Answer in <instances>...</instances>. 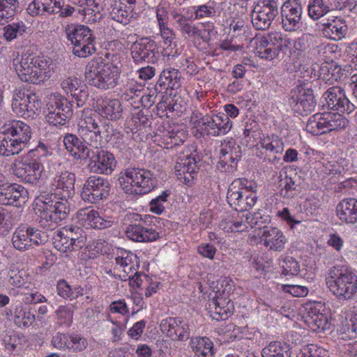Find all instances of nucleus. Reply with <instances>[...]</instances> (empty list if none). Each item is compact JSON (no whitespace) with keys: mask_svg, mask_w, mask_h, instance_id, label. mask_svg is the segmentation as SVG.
Listing matches in <instances>:
<instances>
[{"mask_svg":"<svg viewBox=\"0 0 357 357\" xmlns=\"http://www.w3.org/2000/svg\"><path fill=\"white\" fill-rule=\"evenodd\" d=\"M278 0H259L254 6L251 18L256 30L268 29L279 13Z\"/></svg>","mask_w":357,"mask_h":357,"instance_id":"obj_11","label":"nucleus"},{"mask_svg":"<svg viewBox=\"0 0 357 357\" xmlns=\"http://www.w3.org/2000/svg\"><path fill=\"white\" fill-rule=\"evenodd\" d=\"M189 345L198 357H214L215 353L214 344L208 337H192Z\"/></svg>","mask_w":357,"mask_h":357,"instance_id":"obj_38","label":"nucleus"},{"mask_svg":"<svg viewBox=\"0 0 357 357\" xmlns=\"http://www.w3.org/2000/svg\"><path fill=\"white\" fill-rule=\"evenodd\" d=\"M327 284L338 299H351L357 291V275L347 268H334L330 271Z\"/></svg>","mask_w":357,"mask_h":357,"instance_id":"obj_5","label":"nucleus"},{"mask_svg":"<svg viewBox=\"0 0 357 357\" xmlns=\"http://www.w3.org/2000/svg\"><path fill=\"white\" fill-rule=\"evenodd\" d=\"M13 66L20 79L25 82L40 84L50 77L48 61L29 49L21 59H14Z\"/></svg>","mask_w":357,"mask_h":357,"instance_id":"obj_2","label":"nucleus"},{"mask_svg":"<svg viewBox=\"0 0 357 357\" xmlns=\"http://www.w3.org/2000/svg\"><path fill=\"white\" fill-rule=\"evenodd\" d=\"M201 123V131L209 137L226 135L232 127V122L222 112L216 114H206V117L202 119Z\"/></svg>","mask_w":357,"mask_h":357,"instance_id":"obj_22","label":"nucleus"},{"mask_svg":"<svg viewBox=\"0 0 357 357\" xmlns=\"http://www.w3.org/2000/svg\"><path fill=\"white\" fill-rule=\"evenodd\" d=\"M91 30L86 26L71 24H68L65 29L66 38L70 43L74 45L79 43Z\"/></svg>","mask_w":357,"mask_h":357,"instance_id":"obj_46","label":"nucleus"},{"mask_svg":"<svg viewBox=\"0 0 357 357\" xmlns=\"http://www.w3.org/2000/svg\"><path fill=\"white\" fill-rule=\"evenodd\" d=\"M330 10L328 4L324 0H309L307 5L308 15L313 20L320 19Z\"/></svg>","mask_w":357,"mask_h":357,"instance_id":"obj_55","label":"nucleus"},{"mask_svg":"<svg viewBox=\"0 0 357 357\" xmlns=\"http://www.w3.org/2000/svg\"><path fill=\"white\" fill-rule=\"evenodd\" d=\"M132 219L139 222L130 224L126 229L127 237L135 242H152L160 238V234L153 226H147L138 213H132Z\"/></svg>","mask_w":357,"mask_h":357,"instance_id":"obj_19","label":"nucleus"},{"mask_svg":"<svg viewBox=\"0 0 357 357\" xmlns=\"http://www.w3.org/2000/svg\"><path fill=\"white\" fill-rule=\"evenodd\" d=\"M54 247L62 252L76 251L64 227L56 231L52 238Z\"/></svg>","mask_w":357,"mask_h":357,"instance_id":"obj_51","label":"nucleus"},{"mask_svg":"<svg viewBox=\"0 0 357 357\" xmlns=\"http://www.w3.org/2000/svg\"><path fill=\"white\" fill-rule=\"evenodd\" d=\"M80 121L78 123V132L105 128L107 136L110 132L109 123H102L101 118L96 111L84 108L81 112Z\"/></svg>","mask_w":357,"mask_h":357,"instance_id":"obj_29","label":"nucleus"},{"mask_svg":"<svg viewBox=\"0 0 357 357\" xmlns=\"http://www.w3.org/2000/svg\"><path fill=\"white\" fill-rule=\"evenodd\" d=\"M158 54V45L155 40L149 38H142L131 46V55L136 64L144 63H154Z\"/></svg>","mask_w":357,"mask_h":357,"instance_id":"obj_20","label":"nucleus"},{"mask_svg":"<svg viewBox=\"0 0 357 357\" xmlns=\"http://www.w3.org/2000/svg\"><path fill=\"white\" fill-rule=\"evenodd\" d=\"M18 7L17 0H0V24L3 25L12 20Z\"/></svg>","mask_w":357,"mask_h":357,"instance_id":"obj_50","label":"nucleus"},{"mask_svg":"<svg viewBox=\"0 0 357 357\" xmlns=\"http://www.w3.org/2000/svg\"><path fill=\"white\" fill-rule=\"evenodd\" d=\"M64 228L67 230V234L76 251L82 248L85 245L86 234L80 227L75 225H66Z\"/></svg>","mask_w":357,"mask_h":357,"instance_id":"obj_49","label":"nucleus"},{"mask_svg":"<svg viewBox=\"0 0 357 357\" xmlns=\"http://www.w3.org/2000/svg\"><path fill=\"white\" fill-rule=\"evenodd\" d=\"M111 4L107 8L111 18L123 25L130 22L132 8L128 7L125 1L110 0Z\"/></svg>","mask_w":357,"mask_h":357,"instance_id":"obj_39","label":"nucleus"},{"mask_svg":"<svg viewBox=\"0 0 357 357\" xmlns=\"http://www.w3.org/2000/svg\"><path fill=\"white\" fill-rule=\"evenodd\" d=\"M151 171L144 168L128 167L119 175V184L128 195L141 196L150 192L155 186V180Z\"/></svg>","mask_w":357,"mask_h":357,"instance_id":"obj_3","label":"nucleus"},{"mask_svg":"<svg viewBox=\"0 0 357 357\" xmlns=\"http://www.w3.org/2000/svg\"><path fill=\"white\" fill-rule=\"evenodd\" d=\"M47 122L52 126H64L73 115V105L69 100L59 93H52L47 97Z\"/></svg>","mask_w":357,"mask_h":357,"instance_id":"obj_8","label":"nucleus"},{"mask_svg":"<svg viewBox=\"0 0 357 357\" xmlns=\"http://www.w3.org/2000/svg\"><path fill=\"white\" fill-rule=\"evenodd\" d=\"M1 132L10 135L24 149L31 137V130L29 126L21 121H12L5 123L1 128Z\"/></svg>","mask_w":357,"mask_h":357,"instance_id":"obj_27","label":"nucleus"},{"mask_svg":"<svg viewBox=\"0 0 357 357\" xmlns=\"http://www.w3.org/2000/svg\"><path fill=\"white\" fill-rule=\"evenodd\" d=\"M320 31L326 38L339 41L346 37L348 32V26L344 19L333 17L321 24Z\"/></svg>","mask_w":357,"mask_h":357,"instance_id":"obj_28","label":"nucleus"},{"mask_svg":"<svg viewBox=\"0 0 357 357\" xmlns=\"http://www.w3.org/2000/svg\"><path fill=\"white\" fill-rule=\"evenodd\" d=\"M324 116L328 133L344 129L349 123L348 120L340 113H324Z\"/></svg>","mask_w":357,"mask_h":357,"instance_id":"obj_52","label":"nucleus"},{"mask_svg":"<svg viewBox=\"0 0 357 357\" xmlns=\"http://www.w3.org/2000/svg\"><path fill=\"white\" fill-rule=\"evenodd\" d=\"M335 52V45L329 43H321L312 49V54L318 59L326 61L331 58Z\"/></svg>","mask_w":357,"mask_h":357,"instance_id":"obj_64","label":"nucleus"},{"mask_svg":"<svg viewBox=\"0 0 357 357\" xmlns=\"http://www.w3.org/2000/svg\"><path fill=\"white\" fill-rule=\"evenodd\" d=\"M56 291L59 296L70 301L75 300L84 294V288L81 285L71 286L65 280L58 281Z\"/></svg>","mask_w":357,"mask_h":357,"instance_id":"obj_42","label":"nucleus"},{"mask_svg":"<svg viewBox=\"0 0 357 357\" xmlns=\"http://www.w3.org/2000/svg\"><path fill=\"white\" fill-rule=\"evenodd\" d=\"M169 195L170 192L165 190L160 195L153 199L149 203L150 211L157 215L162 214L165 211L164 204L167 202Z\"/></svg>","mask_w":357,"mask_h":357,"instance_id":"obj_63","label":"nucleus"},{"mask_svg":"<svg viewBox=\"0 0 357 357\" xmlns=\"http://www.w3.org/2000/svg\"><path fill=\"white\" fill-rule=\"evenodd\" d=\"M63 144L66 150L75 158L89 157L90 149L77 135L68 133L63 137Z\"/></svg>","mask_w":357,"mask_h":357,"instance_id":"obj_37","label":"nucleus"},{"mask_svg":"<svg viewBox=\"0 0 357 357\" xmlns=\"http://www.w3.org/2000/svg\"><path fill=\"white\" fill-rule=\"evenodd\" d=\"M74 310L71 307L60 305L55 311L56 324L66 327L70 326L73 323Z\"/></svg>","mask_w":357,"mask_h":357,"instance_id":"obj_58","label":"nucleus"},{"mask_svg":"<svg viewBox=\"0 0 357 357\" xmlns=\"http://www.w3.org/2000/svg\"><path fill=\"white\" fill-rule=\"evenodd\" d=\"M76 176L75 174L65 171L56 175L52 182L54 192L46 196L59 202L69 203V198L75 193V183Z\"/></svg>","mask_w":357,"mask_h":357,"instance_id":"obj_14","label":"nucleus"},{"mask_svg":"<svg viewBox=\"0 0 357 357\" xmlns=\"http://www.w3.org/2000/svg\"><path fill=\"white\" fill-rule=\"evenodd\" d=\"M187 133L183 130L173 129L171 126L165 128L160 126L155 133L154 142L165 149H173L182 145L187 139Z\"/></svg>","mask_w":357,"mask_h":357,"instance_id":"obj_26","label":"nucleus"},{"mask_svg":"<svg viewBox=\"0 0 357 357\" xmlns=\"http://www.w3.org/2000/svg\"><path fill=\"white\" fill-rule=\"evenodd\" d=\"M259 144L268 153L266 156L268 157L269 162L274 165L279 163L284 149L282 138L275 135L264 136L260 139Z\"/></svg>","mask_w":357,"mask_h":357,"instance_id":"obj_30","label":"nucleus"},{"mask_svg":"<svg viewBox=\"0 0 357 357\" xmlns=\"http://www.w3.org/2000/svg\"><path fill=\"white\" fill-rule=\"evenodd\" d=\"M296 357H327V351L316 344L303 346Z\"/></svg>","mask_w":357,"mask_h":357,"instance_id":"obj_62","label":"nucleus"},{"mask_svg":"<svg viewBox=\"0 0 357 357\" xmlns=\"http://www.w3.org/2000/svg\"><path fill=\"white\" fill-rule=\"evenodd\" d=\"M217 167L221 172H234L241 158V148L234 140L222 143Z\"/></svg>","mask_w":357,"mask_h":357,"instance_id":"obj_16","label":"nucleus"},{"mask_svg":"<svg viewBox=\"0 0 357 357\" xmlns=\"http://www.w3.org/2000/svg\"><path fill=\"white\" fill-rule=\"evenodd\" d=\"M114 255L116 264L114 269L122 270L123 274H113V276L121 281H127L129 278L128 275L132 274L134 271H138L140 265L139 257L132 252L123 248H118Z\"/></svg>","mask_w":357,"mask_h":357,"instance_id":"obj_23","label":"nucleus"},{"mask_svg":"<svg viewBox=\"0 0 357 357\" xmlns=\"http://www.w3.org/2000/svg\"><path fill=\"white\" fill-rule=\"evenodd\" d=\"M36 319L31 307H24L22 304L15 307L13 321L17 327L28 328L33 324Z\"/></svg>","mask_w":357,"mask_h":357,"instance_id":"obj_40","label":"nucleus"},{"mask_svg":"<svg viewBox=\"0 0 357 357\" xmlns=\"http://www.w3.org/2000/svg\"><path fill=\"white\" fill-rule=\"evenodd\" d=\"M161 332L174 341H186L190 337L188 324L181 317H169L161 320Z\"/></svg>","mask_w":357,"mask_h":357,"instance_id":"obj_21","label":"nucleus"},{"mask_svg":"<svg viewBox=\"0 0 357 357\" xmlns=\"http://www.w3.org/2000/svg\"><path fill=\"white\" fill-rule=\"evenodd\" d=\"M317 84V80L314 83L301 84L291 91L289 104L295 112L303 116L314 111L317 102L312 86Z\"/></svg>","mask_w":357,"mask_h":357,"instance_id":"obj_9","label":"nucleus"},{"mask_svg":"<svg viewBox=\"0 0 357 357\" xmlns=\"http://www.w3.org/2000/svg\"><path fill=\"white\" fill-rule=\"evenodd\" d=\"M261 240L266 248L279 252L284 250L287 243V238L282 231L273 227H263Z\"/></svg>","mask_w":357,"mask_h":357,"instance_id":"obj_31","label":"nucleus"},{"mask_svg":"<svg viewBox=\"0 0 357 357\" xmlns=\"http://www.w3.org/2000/svg\"><path fill=\"white\" fill-rule=\"evenodd\" d=\"M262 357H291V347L285 342L272 341L262 349Z\"/></svg>","mask_w":357,"mask_h":357,"instance_id":"obj_41","label":"nucleus"},{"mask_svg":"<svg viewBox=\"0 0 357 357\" xmlns=\"http://www.w3.org/2000/svg\"><path fill=\"white\" fill-rule=\"evenodd\" d=\"M323 96L331 109L350 114L357 108V104L351 102L346 96L344 90L340 86L329 88Z\"/></svg>","mask_w":357,"mask_h":357,"instance_id":"obj_24","label":"nucleus"},{"mask_svg":"<svg viewBox=\"0 0 357 357\" xmlns=\"http://www.w3.org/2000/svg\"><path fill=\"white\" fill-rule=\"evenodd\" d=\"M212 305L214 306V309L211 310V317L216 320H226L229 318L231 314V311L229 307H225L224 305L226 303V301L223 298H217L215 300H213L211 301Z\"/></svg>","mask_w":357,"mask_h":357,"instance_id":"obj_57","label":"nucleus"},{"mask_svg":"<svg viewBox=\"0 0 357 357\" xmlns=\"http://www.w3.org/2000/svg\"><path fill=\"white\" fill-rule=\"evenodd\" d=\"M303 308L302 317L312 331L321 332L330 328L328 317L325 313V307L321 303H307Z\"/></svg>","mask_w":357,"mask_h":357,"instance_id":"obj_13","label":"nucleus"},{"mask_svg":"<svg viewBox=\"0 0 357 357\" xmlns=\"http://www.w3.org/2000/svg\"><path fill=\"white\" fill-rule=\"evenodd\" d=\"M282 274L284 275H297L300 273L298 262L291 256L281 257Z\"/></svg>","mask_w":357,"mask_h":357,"instance_id":"obj_60","label":"nucleus"},{"mask_svg":"<svg viewBox=\"0 0 357 357\" xmlns=\"http://www.w3.org/2000/svg\"><path fill=\"white\" fill-rule=\"evenodd\" d=\"M109 131V135H112L110 140L116 139L114 146L119 150L123 157L125 155L126 159L130 158L132 149L123 143V135L121 134L116 130H113L111 126Z\"/></svg>","mask_w":357,"mask_h":357,"instance_id":"obj_61","label":"nucleus"},{"mask_svg":"<svg viewBox=\"0 0 357 357\" xmlns=\"http://www.w3.org/2000/svg\"><path fill=\"white\" fill-rule=\"evenodd\" d=\"M27 27L22 21L13 22L3 28V38L8 42L23 36L26 33Z\"/></svg>","mask_w":357,"mask_h":357,"instance_id":"obj_53","label":"nucleus"},{"mask_svg":"<svg viewBox=\"0 0 357 357\" xmlns=\"http://www.w3.org/2000/svg\"><path fill=\"white\" fill-rule=\"evenodd\" d=\"M95 108L100 116L112 121H116L122 116L123 109L121 103L118 99H98Z\"/></svg>","mask_w":357,"mask_h":357,"instance_id":"obj_32","label":"nucleus"},{"mask_svg":"<svg viewBox=\"0 0 357 357\" xmlns=\"http://www.w3.org/2000/svg\"><path fill=\"white\" fill-rule=\"evenodd\" d=\"M46 151L47 147L40 143L36 149L29 151L26 158L13 164V174L24 183L32 185L40 184L46 177L43 166L38 158H29L36 156V153L44 155Z\"/></svg>","mask_w":357,"mask_h":357,"instance_id":"obj_4","label":"nucleus"},{"mask_svg":"<svg viewBox=\"0 0 357 357\" xmlns=\"http://www.w3.org/2000/svg\"><path fill=\"white\" fill-rule=\"evenodd\" d=\"M257 185L252 181L245 178H236L230 184L227 193V199L229 204L236 211H243L245 195L248 190H252L257 188Z\"/></svg>","mask_w":357,"mask_h":357,"instance_id":"obj_18","label":"nucleus"},{"mask_svg":"<svg viewBox=\"0 0 357 357\" xmlns=\"http://www.w3.org/2000/svg\"><path fill=\"white\" fill-rule=\"evenodd\" d=\"M281 25L289 32L297 31L301 26L303 6L300 0H288L280 8Z\"/></svg>","mask_w":357,"mask_h":357,"instance_id":"obj_17","label":"nucleus"},{"mask_svg":"<svg viewBox=\"0 0 357 357\" xmlns=\"http://www.w3.org/2000/svg\"><path fill=\"white\" fill-rule=\"evenodd\" d=\"M307 132L317 136L328 133L324 114H316L310 117L305 126Z\"/></svg>","mask_w":357,"mask_h":357,"instance_id":"obj_47","label":"nucleus"},{"mask_svg":"<svg viewBox=\"0 0 357 357\" xmlns=\"http://www.w3.org/2000/svg\"><path fill=\"white\" fill-rule=\"evenodd\" d=\"M41 106L42 102L40 98L36 93L28 91L24 118H33L35 114L40 112Z\"/></svg>","mask_w":357,"mask_h":357,"instance_id":"obj_59","label":"nucleus"},{"mask_svg":"<svg viewBox=\"0 0 357 357\" xmlns=\"http://www.w3.org/2000/svg\"><path fill=\"white\" fill-rule=\"evenodd\" d=\"M339 219L347 224L357 222V199L349 197L341 200L336 206Z\"/></svg>","mask_w":357,"mask_h":357,"instance_id":"obj_34","label":"nucleus"},{"mask_svg":"<svg viewBox=\"0 0 357 357\" xmlns=\"http://www.w3.org/2000/svg\"><path fill=\"white\" fill-rule=\"evenodd\" d=\"M28 91L24 89H16L13 91L12 99L13 111L18 116L24 117L26 109V100Z\"/></svg>","mask_w":357,"mask_h":357,"instance_id":"obj_54","label":"nucleus"},{"mask_svg":"<svg viewBox=\"0 0 357 357\" xmlns=\"http://www.w3.org/2000/svg\"><path fill=\"white\" fill-rule=\"evenodd\" d=\"M122 63L118 55H113L111 61L104 62L102 57L91 59L85 68V80L91 86L106 91L119 84Z\"/></svg>","mask_w":357,"mask_h":357,"instance_id":"obj_1","label":"nucleus"},{"mask_svg":"<svg viewBox=\"0 0 357 357\" xmlns=\"http://www.w3.org/2000/svg\"><path fill=\"white\" fill-rule=\"evenodd\" d=\"M200 160H196L195 156L192 155H187L183 158H179L176 162L175 175L176 177L183 175L190 172L191 174H197Z\"/></svg>","mask_w":357,"mask_h":357,"instance_id":"obj_43","label":"nucleus"},{"mask_svg":"<svg viewBox=\"0 0 357 357\" xmlns=\"http://www.w3.org/2000/svg\"><path fill=\"white\" fill-rule=\"evenodd\" d=\"M24 149L17 142L1 132L0 134V155L4 157H10L18 155Z\"/></svg>","mask_w":357,"mask_h":357,"instance_id":"obj_45","label":"nucleus"},{"mask_svg":"<svg viewBox=\"0 0 357 357\" xmlns=\"http://www.w3.org/2000/svg\"><path fill=\"white\" fill-rule=\"evenodd\" d=\"M48 240L46 232L33 227H17L12 236V244L20 252L29 250L35 246L44 245Z\"/></svg>","mask_w":357,"mask_h":357,"instance_id":"obj_10","label":"nucleus"},{"mask_svg":"<svg viewBox=\"0 0 357 357\" xmlns=\"http://www.w3.org/2000/svg\"><path fill=\"white\" fill-rule=\"evenodd\" d=\"M110 188L107 178L100 176H91L84 182L80 196L86 202L98 203L109 196Z\"/></svg>","mask_w":357,"mask_h":357,"instance_id":"obj_12","label":"nucleus"},{"mask_svg":"<svg viewBox=\"0 0 357 357\" xmlns=\"http://www.w3.org/2000/svg\"><path fill=\"white\" fill-rule=\"evenodd\" d=\"M42 198L44 208L40 212L38 223L44 229L54 230L61 221L67 218L70 203L59 202L46 195Z\"/></svg>","mask_w":357,"mask_h":357,"instance_id":"obj_7","label":"nucleus"},{"mask_svg":"<svg viewBox=\"0 0 357 357\" xmlns=\"http://www.w3.org/2000/svg\"><path fill=\"white\" fill-rule=\"evenodd\" d=\"M88 168L95 174L110 175L116 166V160L114 154L104 149L90 151Z\"/></svg>","mask_w":357,"mask_h":357,"instance_id":"obj_15","label":"nucleus"},{"mask_svg":"<svg viewBox=\"0 0 357 357\" xmlns=\"http://www.w3.org/2000/svg\"><path fill=\"white\" fill-rule=\"evenodd\" d=\"M181 73L175 68L165 69L160 75L159 79L155 85V90L159 93H164L168 89H177L180 87ZM166 93L167 92L165 91Z\"/></svg>","mask_w":357,"mask_h":357,"instance_id":"obj_35","label":"nucleus"},{"mask_svg":"<svg viewBox=\"0 0 357 357\" xmlns=\"http://www.w3.org/2000/svg\"><path fill=\"white\" fill-rule=\"evenodd\" d=\"M63 3V0H33L29 5L27 10L32 16L43 15L44 13L55 14L61 10Z\"/></svg>","mask_w":357,"mask_h":357,"instance_id":"obj_36","label":"nucleus"},{"mask_svg":"<svg viewBox=\"0 0 357 357\" xmlns=\"http://www.w3.org/2000/svg\"><path fill=\"white\" fill-rule=\"evenodd\" d=\"M95 37L93 32H90L82 39L79 43L73 45V54L80 58H86L95 53Z\"/></svg>","mask_w":357,"mask_h":357,"instance_id":"obj_44","label":"nucleus"},{"mask_svg":"<svg viewBox=\"0 0 357 357\" xmlns=\"http://www.w3.org/2000/svg\"><path fill=\"white\" fill-rule=\"evenodd\" d=\"M104 128L79 132L84 144L96 149L101 146Z\"/></svg>","mask_w":357,"mask_h":357,"instance_id":"obj_56","label":"nucleus"},{"mask_svg":"<svg viewBox=\"0 0 357 357\" xmlns=\"http://www.w3.org/2000/svg\"><path fill=\"white\" fill-rule=\"evenodd\" d=\"M77 223L86 228L103 229L111 227L114 220L111 217H103L98 211L84 208L79 209L76 213Z\"/></svg>","mask_w":357,"mask_h":357,"instance_id":"obj_25","label":"nucleus"},{"mask_svg":"<svg viewBox=\"0 0 357 357\" xmlns=\"http://www.w3.org/2000/svg\"><path fill=\"white\" fill-rule=\"evenodd\" d=\"M289 40L283 38L281 33L270 32L257 39L255 52L263 59H282L289 49Z\"/></svg>","mask_w":357,"mask_h":357,"instance_id":"obj_6","label":"nucleus"},{"mask_svg":"<svg viewBox=\"0 0 357 357\" xmlns=\"http://www.w3.org/2000/svg\"><path fill=\"white\" fill-rule=\"evenodd\" d=\"M2 340L5 349L9 354L20 353L26 342L24 336L14 333L6 334Z\"/></svg>","mask_w":357,"mask_h":357,"instance_id":"obj_48","label":"nucleus"},{"mask_svg":"<svg viewBox=\"0 0 357 357\" xmlns=\"http://www.w3.org/2000/svg\"><path fill=\"white\" fill-rule=\"evenodd\" d=\"M28 192L22 185L13 184L0 190V202L3 205H21L27 198Z\"/></svg>","mask_w":357,"mask_h":357,"instance_id":"obj_33","label":"nucleus"}]
</instances>
